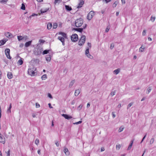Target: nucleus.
<instances>
[{
	"instance_id": "1",
	"label": "nucleus",
	"mask_w": 156,
	"mask_h": 156,
	"mask_svg": "<svg viewBox=\"0 0 156 156\" xmlns=\"http://www.w3.org/2000/svg\"><path fill=\"white\" fill-rule=\"evenodd\" d=\"M58 34L60 35L61 36H59L58 39L60 41L62 44L63 45H64L65 44V39L64 38H67L66 34L62 32H59L58 33Z\"/></svg>"
},
{
	"instance_id": "2",
	"label": "nucleus",
	"mask_w": 156,
	"mask_h": 156,
	"mask_svg": "<svg viewBox=\"0 0 156 156\" xmlns=\"http://www.w3.org/2000/svg\"><path fill=\"white\" fill-rule=\"evenodd\" d=\"M28 73L31 76L37 75V72L36 71V68L34 66L29 68L28 70Z\"/></svg>"
},
{
	"instance_id": "3",
	"label": "nucleus",
	"mask_w": 156,
	"mask_h": 156,
	"mask_svg": "<svg viewBox=\"0 0 156 156\" xmlns=\"http://www.w3.org/2000/svg\"><path fill=\"white\" fill-rule=\"evenodd\" d=\"M83 21L82 18H79L75 21V25L76 27H80L83 24Z\"/></svg>"
},
{
	"instance_id": "4",
	"label": "nucleus",
	"mask_w": 156,
	"mask_h": 156,
	"mask_svg": "<svg viewBox=\"0 0 156 156\" xmlns=\"http://www.w3.org/2000/svg\"><path fill=\"white\" fill-rule=\"evenodd\" d=\"M86 40V37L84 35H82L80 38L79 42L78 44L80 46L83 45L85 43Z\"/></svg>"
},
{
	"instance_id": "5",
	"label": "nucleus",
	"mask_w": 156,
	"mask_h": 156,
	"mask_svg": "<svg viewBox=\"0 0 156 156\" xmlns=\"http://www.w3.org/2000/svg\"><path fill=\"white\" fill-rule=\"evenodd\" d=\"M71 40L73 42L76 41L78 39L77 34H73L71 36Z\"/></svg>"
},
{
	"instance_id": "6",
	"label": "nucleus",
	"mask_w": 156,
	"mask_h": 156,
	"mask_svg": "<svg viewBox=\"0 0 156 156\" xmlns=\"http://www.w3.org/2000/svg\"><path fill=\"white\" fill-rule=\"evenodd\" d=\"M42 51V48H37L35 49L34 53L35 55H39L41 54Z\"/></svg>"
},
{
	"instance_id": "7",
	"label": "nucleus",
	"mask_w": 156,
	"mask_h": 156,
	"mask_svg": "<svg viewBox=\"0 0 156 156\" xmlns=\"http://www.w3.org/2000/svg\"><path fill=\"white\" fill-rule=\"evenodd\" d=\"M94 12L93 11H90L88 14L87 16V19L89 20H90L94 16Z\"/></svg>"
},
{
	"instance_id": "8",
	"label": "nucleus",
	"mask_w": 156,
	"mask_h": 156,
	"mask_svg": "<svg viewBox=\"0 0 156 156\" xmlns=\"http://www.w3.org/2000/svg\"><path fill=\"white\" fill-rule=\"evenodd\" d=\"M10 49L9 48H6L5 50V54L7 58L9 59H11V57L10 55Z\"/></svg>"
},
{
	"instance_id": "9",
	"label": "nucleus",
	"mask_w": 156,
	"mask_h": 156,
	"mask_svg": "<svg viewBox=\"0 0 156 156\" xmlns=\"http://www.w3.org/2000/svg\"><path fill=\"white\" fill-rule=\"evenodd\" d=\"M87 27V24H84V26H83V28H76L74 29V30L78 31H79L80 32H82L83 30V29H84Z\"/></svg>"
},
{
	"instance_id": "10",
	"label": "nucleus",
	"mask_w": 156,
	"mask_h": 156,
	"mask_svg": "<svg viewBox=\"0 0 156 156\" xmlns=\"http://www.w3.org/2000/svg\"><path fill=\"white\" fill-rule=\"evenodd\" d=\"M89 53V48H88L85 51V54L88 58H90L91 59H92L93 58V56L90 55Z\"/></svg>"
},
{
	"instance_id": "11",
	"label": "nucleus",
	"mask_w": 156,
	"mask_h": 156,
	"mask_svg": "<svg viewBox=\"0 0 156 156\" xmlns=\"http://www.w3.org/2000/svg\"><path fill=\"white\" fill-rule=\"evenodd\" d=\"M5 137L0 133V142L2 144L5 143Z\"/></svg>"
},
{
	"instance_id": "12",
	"label": "nucleus",
	"mask_w": 156,
	"mask_h": 156,
	"mask_svg": "<svg viewBox=\"0 0 156 156\" xmlns=\"http://www.w3.org/2000/svg\"><path fill=\"white\" fill-rule=\"evenodd\" d=\"M84 1L83 0H81L80 1V2L78 4V5L77 7V8L78 9H79L82 7L83 4H84Z\"/></svg>"
},
{
	"instance_id": "13",
	"label": "nucleus",
	"mask_w": 156,
	"mask_h": 156,
	"mask_svg": "<svg viewBox=\"0 0 156 156\" xmlns=\"http://www.w3.org/2000/svg\"><path fill=\"white\" fill-rule=\"evenodd\" d=\"M62 116L64 117L65 119L68 120H69L72 118V117L71 116H69L68 115L65 114H63L62 115Z\"/></svg>"
},
{
	"instance_id": "14",
	"label": "nucleus",
	"mask_w": 156,
	"mask_h": 156,
	"mask_svg": "<svg viewBox=\"0 0 156 156\" xmlns=\"http://www.w3.org/2000/svg\"><path fill=\"white\" fill-rule=\"evenodd\" d=\"M23 58H20V60L18 61L17 64L18 65H21L23 64Z\"/></svg>"
},
{
	"instance_id": "15",
	"label": "nucleus",
	"mask_w": 156,
	"mask_h": 156,
	"mask_svg": "<svg viewBox=\"0 0 156 156\" xmlns=\"http://www.w3.org/2000/svg\"><path fill=\"white\" fill-rule=\"evenodd\" d=\"M7 41L6 39H4L0 41V46L4 44Z\"/></svg>"
},
{
	"instance_id": "16",
	"label": "nucleus",
	"mask_w": 156,
	"mask_h": 156,
	"mask_svg": "<svg viewBox=\"0 0 156 156\" xmlns=\"http://www.w3.org/2000/svg\"><path fill=\"white\" fill-rule=\"evenodd\" d=\"M49 8L42 9L40 10L41 13H43L47 12L49 10Z\"/></svg>"
},
{
	"instance_id": "17",
	"label": "nucleus",
	"mask_w": 156,
	"mask_h": 156,
	"mask_svg": "<svg viewBox=\"0 0 156 156\" xmlns=\"http://www.w3.org/2000/svg\"><path fill=\"white\" fill-rule=\"evenodd\" d=\"M7 76L9 79H11L12 77V73L10 72H9L8 73Z\"/></svg>"
},
{
	"instance_id": "18",
	"label": "nucleus",
	"mask_w": 156,
	"mask_h": 156,
	"mask_svg": "<svg viewBox=\"0 0 156 156\" xmlns=\"http://www.w3.org/2000/svg\"><path fill=\"white\" fill-rule=\"evenodd\" d=\"M64 152L66 155H69V152L68 149L66 148H65L64 150Z\"/></svg>"
},
{
	"instance_id": "19",
	"label": "nucleus",
	"mask_w": 156,
	"mask_h": 156,
	"mask_svg": "<svg viewBox=\"0 0 156 156\" xmlns=\"http://www.w3.org/2000/svg\"><path fill=\"white\" fill-rule=\"evenodd\" d=\"M52 27V25L51 23H49L47 24V28L48 30H50Z\"/></svg>"
},
{
	"instance_id": "20",
	"label": "nucleus",
	"mask_w": 156,
	"mask_h": 156,
	"mask_svg": "<svg viewBox=\"0 0 156 156\" xmlns=\"http://www.w3.org/2000/svg\"><path fill=\"white\" fill-rule=\"evenodd\" d=\"M66 9L68 11H70L72 10V9L71 7L69 5H66L65 6Z\"/></svg>"
},
{
	"instance_id": "21",
	"label": "nucleus",
	"mask_w": 156,
	"mask_h": 156,
	"mask_svg": "<svg viewBox=\"0 0 156 156\" xmlns=\"http://www.w3.org/2000/svg\"><path fill=\"white\" fill-rule=\"evenodd\" d=\"M31 41H29L28 42H26L25 44V46L26 47H28L31 44Z\"/></svg>"
},
{
	"instance_id": "22",
	"label": "nucleus",
	"mask_w": 156,
	"mask_h": 156,
	"mask_svg": "<svg viewBox=\"0 0 156 156\" xmlns=\"http://www.w3.org/2000/svg\"><path fill=\"white\" fill-rule=\"evenodd\" d=\"M5 35L7 37H10L12 36L11 34L9 32L5 33Z\"/></svg>"
},
{
	"instance_id": "23",
	"label": "nucleus",
	"mask_w": 156,
	"mask_h": 156,
	"mask_svg": "<svg viewBox=\"0 0 156 156\" xmlns=\"http://www.w3.org/2000/svg\"><path fill=\"white\" fill-rule=\"evenodd\" d=\"M80 93V90L79 89H77L75 90V95L76 96H77Z\"/></svg>"
},
{
	"instance_id": "24",
	"label": "nucleus",
	"mask_w": 156,
	"mask_h": 156,
	"mask_svg": "<svg viewBox=\"0 0 156 156\" xmlns=\"http://www.w3.org/2000/svg\"><path fill=\"white\" fill-rule=\"evenodd\" d=\"M133 140H132L131 141V143L130 144L129 146V147L127 149L128 150H129L132 147V145H133Z\"/></svg>"
},
{
	"instance_id": "25",
	"label": "nucleus",
	"mask_w": 156,
	"mask_h": 156,
	"mask_svg": "<svg viewBox=\"0 0 156 156\" xmlns=\"http://www.w3.org/2000/svg\"><path fill=\"white\" fill-rule=\"evenodd\" d=\"M58 27V24L57 23H54L53 24V28L55 29L57 28Z\"/></svg>"
},
{
	"instance_id": "26",
	"label": "nucleus",
	"mask_w": 156,
	"mask_h": 156,
	"mask_svg": "<svg viewBox=\"0 0 156 156\" xmlns=\"http://www.w3.org/2000/svg\"><path fill=\"white\" fill-rule=\"evenodd\" d=\"M47 78V75L46 74H44L42 76H41V79L42 80H45Z\"/></svg>"
},
{
	"instance_id": "27",
	"label": "nucleus",
	"mask_w": 156,
	"mask_h": 156,
	"mask_svg": "<svg viewBox=\"0 0 156 156\" xmlns=\"http://www.w3.org/2000/svg\"><path fill=\"white\" fill-rule=\"evenodd\" d=\"M144 48H144V46H142L140 47V49H139L140 51H141V52L143 51L144 50Z\"/></svg>"
},
{
	"instance_id": "28",
	"label": "nucleus",
	"mask_w": 156,
	"mask_h": 156,
	"mask_svg": "<svg viewBox=\"0 0 156 156\" xmlns=\"http://www.w3.org/2000/svg\"><path fill=\"white\" fill-rule=\"evenodd\" d=\"M152 89L151 87H148L147 90V94H149L151 91Z\"/></svg>"
},
{
	"instance_id": "29",
	"label": "nucleus",
	"mask_w": 156,
	"mask_h": 156,
	"mask_svg": "<svg viewBox=\"0 0 156 156\" xmlns=\"http://www.w3.org/2000/svg\"><path fill=\"white\" fill-rule=\"evenodd\" d=\"M17 38L19 41H20L23 40L24 38V37L21 36H17Z\"/></svg>"
},
{
	"instance_id": "30",
	"label": "nucleus",
	"mask_w": 156,
	"mask_h": 156,
	"mask_svg": "<svg viewBox=\"0 0 156 156\" xmlns=\"http://www.w3.org/2000/svg\"><path fill=\"white\" fill-rule=\"evenodd\" d=\"M74 82H75L74 80H72V81H71V82L70 83L69 85V87H71L73 85V84Z\"/></svg>"
},
{
	"instance_id": "31",
	"label": "nucleus",
	"mask_w": 156,
	"mask_h": 156,
	"mask_svg": "<svg viewBox=\"0 0 156 156\" xmlns=\"http://www.w3.org/2000/svg\"><path fill=\"white\" fill-rule=\"evenodd\" d=\"M120 72V69H117L115 70L114 71V72L116 74H118Z\"/></svg>"
},
{
	"instance_id": "32",
	"label": "nucleus",
	"mask_w": 156,
	"mask_h": 156,
	"mask_svg": "<svg viewBox=\"0 0 156 156\" xmlns=\"http://www.w3.org/2000/svg\"><path fill=\"white\" fill-rule=\"evenodd\" d=\"M154 141V139L153 138H151L150 140V144H152Z\"/></svg>"
},
{
	"instance_id": "33",
	"label": "nucleus",
	"mask_w": 156,
	"mask_h": 156,
	"mask_svg": "<svg viewBox=\"0 0 156 156\" xmlns=\"http://www.w3.org/2000/svg\"><path fill=\"white\" fill-rule=\"evenodd\" d=\"M49 52V50H45L43 51V55L47 54V53H48Z\"/></svg>"
},
{
	"instance_id": "34",
	"label": "nucleus",
	"mask_w": 156,
	"mask_h": 156,
	"mask_svg": "<svg viewBox=\"0 0 156 156\" xmlns=\"http://www.w3.org/2000/svg\"><path fill=\"white\" fill-rule=\"evenodd\" d=\"M155 19V17L151 16V17L150 20L152 22H153L154 21Z\"/></svg>"
},
{
	"instance_id": "35",
	"label": "nucleus",
	"mask_w": 156,
	"mask_h": 156,
	"mask_svg": "<svg viewBox=\"0 0 156 156\" xmlns=\"http://www.w3.org/2000/svg\"><path fill=\"white\" fill-rule=\"evenodd\" d=\"M12 108L11 104V103L9 107L8 108L7 110V112H8L10 113L11 112V109Z\"/></svg>"
},
{
	"instance_id": "36",
	"label": "nucleus",
	"mask_w": 156,
	"mask_h": 156,
	"mask_svg": "<svg viewBox=\"0 0 156 156\" xmlns=\"http://www.w3.org/2000/svg\"><path fill=\"white\" fill-rule=\"evenodd\" d=\"M121 147V145L120 144H118L116 145V149L119 150Z\"/></svg>"
},
{
	"instance_id": "37",
	"label": "nucleus",
	"mask_w": 156,
	"mask_h": 156,
	"mask_svg": "<svg viewBox=\"0 0 156 156\" xmlns=\"http://www.w3.org/2000/svg\"><path fill=\"white\" fill-rule=\"evenodd\" d=\"M35 143L36 145H38L39 143V140L38 139H37L35 140Z\"/></svg>"
},
{
	"instance_id": "38",
	"label": "nucleus",
	"mask_w": 156,
	"mask_h": 156,
	"mask_svg": "<svg viewBox=\"0 0 156 156\" xmlns=\"http://www.w3.org/2000/svg\"><path fill=\"white\" fill-rule=\"evenodd\" d=\"M118 3V2L117 1H115L114 2V3L113 4V7H116V6L117 5V4Z\"/></svg>"
},
{
	"instance_id": "39",
	"label": "nucleus",
	"mask_w": 156,
	"mask_h": 156,
	"mask_svg": "<svg viewBox=\"0 0 156 156\" xmlns=\"http://www.w3.org/2000/svg\"><path fill=\"white\" fill-rule=\"evenodd\" d=\"M21 9L23 10H25V5L23 4H22V6L21 7Z\"/></svg>"
},
{
	"instance_id": "40",
	"label": "nucleus",
	"mask_w": 156,
	"mask_h": 156,
	"mask_svg": "<svg viewBox=\"0 0 156 156\" xmlns=\"http://www.w3.org/2000/svg\"><path fill=\"white\" fill-rule=\"evenodd\" d=\"M39 42L40 44L43 43L45 42V41L42 39H40L39 40Z\"/></svg>"
},
{
	"instance_id": "41",
	"label": "nucleus",
	"mask_w": 156,
	"mask_h": 156,
	"mask_svg": "<svg viewBox=\"0 0 156 156\" xmlns=\"http://www.w3.org/2000/svg\"><path fill=\"white\" fill-rule=\"evenodd\" d=\"M123 129L124 128H122V127H121L119 130V132H121L122 131Z\"/></svg>"
},
{
	"instance_id": "42",
	"label": "nucleus",
	"mask_w": 156,
	"mask_h": 156,
	"mask_svg": "<svg viewBox=\"0 0 156 156\" xmlns=\"http://www.w3.org/2000/svg\"><path fill=\"white\" fill-rule=\"evenodd\" d=\"M46 60L48 61H50L51 59V57L50 56H48L46 57Z\"/></svg>"
},
{
	"instance_id": "43",
	"label": "nucleus",
	"mask_w": 156,
	"mask_h": 156,
	"mask_svg": "<svg viewBox=\"0 0 156 156\" xmlns=\"http://www.w3.org/2000/svg\"><path fill=\"white\" fill-rule=\"evenodd\" d=\"M83 107V105H80L79 107H78V109L79 110H80L81 109L82 107Z\"/></svg>"
},
{
	"instance_id": "44",
	"label": "nucleus",
	"mask_w": 156,
	"mask_h": 156,
	"mask_svg": "<svg viewBox=\"0 0 156 156\" xmlns=\"http://www.w3.org/2000/svg\"><path fill=\"white\" fill-rule=\"evenodd\" d=\"M133 103H129L128 106L127 108L130 107L133 105Z\"/></svg>"
},
{
	"instance_id": "45",
	"label": "nucleus",
	"mask_w": 156,
	"mask_h": 156,
	"mask_svg": "<svg viewBox=\"0 0 156 156\" xmlns=\"http://www.w3.org/2000/svg\"><path fill=\"white\" fill-rule=\"evenodd\" d=\"M8 1L7 0H2L0 1L1 3H6Z\"/></svg>"
},
{
	"instance_id": "46",
	"label": "nucleus",
	"mask_w": 156,
	"mask_h": 156,
	"mask_svg": "<svg viewBox=\"0 0 156 156\" xmlns=\"http://www.w3.org/2000/svg\"><path fill=\"white\" fill-rule=\"evenodd\" d=\"M35 105H36V107L37 108H39L40 107V105L37 103H36Z\"/></svg>"
},
{
	"instance_id": "47",
	"label": "nucleus",
	"mask_w": 156,
	"mask_h": 156,
	"mask_svg": "<svg viewBox=\"0 0 156 156\" xmlns=\"http://www.w3.org/2000/svg\"><path fill=\"white\" fill-rule=\"evenodd\" d=\"M82 121H78V122H76V123H74L73 124H79L81 123H82Z\"/></svg>"
},
{
	"instance_id": "48",
	"label": "nucleus",
	"mask_w": 156,
	"mask_h": 156,
	"mask_svg": "<svg viewBox=\"0 0 156 156\" xmlns=\"http://www.w3.org/2000/svg\"><path fill=\"white\" fill-rule=\"evenodd\" d=\"M115 94V91H112V92L111 93V95L112 96H113V95H114Z\"/></svg>"
},
{
	"instance_id": "49",
	"label": "nucleus",
	"mask_w": 156,
	"mask_h": 156,
	"mask_svg": "<svg viewBox=\"0 0 156 156\" xmlns=\"http://www.w3.org/2000/svg\"><path fill=\"white\" fill-rule=\"evenodd\" d=\"M146 31L145 30H144L143 33H142V35L143 36H145L146 34Z\"/></svg>"
},
{
	"instance_id": "50",
	"label": "nucleus",
	"mask_w": 156,
	"mask_h": 156,
	"mask_svg": "<svg viewBox=\"0 0 156 156\" xmlns=\"http://www.w3.org/2000/svg\"><path fill=\"white\" fill-rule=\"evenodd\" d=\"M6 153L7 154V156H10V150H9L8 151H7V152H6Z\"/></svg>"
},
{
	"instance_id": "51",
	"label": "nucleus",
	"mask_w": 156,
	"mask_h": 156,
	"mask_svg": "<svg viewBox=\"0 0 156 156\" xmlns=\"http://www.w3.org/2000/svg\"><path fill=\"white\" fill-rule=\"evenodd\" d=\"M110 29V27H107L106 28V29L105 30V31L107 32H108V31Z\"/></svg>"
},
{
	"instance_id": "52",
	"label": "nucleus",
	"mask_w": 156,
	"mask_h": 156,
	"mask_svg": "<svg viewBox=\"0 0 156 156\" xmlns=\"http://www.w3.org/2000/svg\"><path fill=\"white\" fill-rule=\"evenodd\" d=\"M62 26V23L60 22L58 23V27H61Z\"/></svg>"
},
{
	"instance_id": "53",
	"label": "nucleus",
	"mask_w": 156,
	"mask_h": 156,
	"mask_svg": "<svg viewBox=\"0 0 156 156\" xmlns=\"http://www.w3.org/2000/svg\"><path fill=\"white\" fill-rule=\"evenodd\" d=\"M114 45L113 44H112L110 47V48L111 49H112L114 47Z\"/></svg>"
},
{
	"instance_id": "54",
	"label": "nucleus",
	"mask_w": 156,
	"mask_h": 156,
	"mask_svg": "<svg viewBox=\"0 0 156 156\" xmlns=\"http://www.w3.org/2000/svg\"><path fill=\"white\" fill-rule=\"evenodd\" d=\"M103 1H105L106 3H107L108 2H110L112 0H103Z\"/></svg>"
},
{
	"instance_id": "55",
	"label": "nucleus",
	"mask_w": 156,
	"mask_h": 156,
	"mask_svg": "<svg viewBox=\"0 0 156 156\" xmlns=\"http://www.w3.org/2000/svg\"><path fill=\"white\" fill-rule=\"evenodd\" d=\"M55 144L57 147H58L59 146V143L58 141H57L55 143Z\"/></svg>"
},
{
	"instance_id": "56",
	"label": "nucleus",
	"mask_w": 156,
	"mask_h": 156,
	"mask_svg": "<svg viewBox=\"0 0 156 156\" xmlns=\"http://www.w3.org/2000/svg\"><path fill=\"white\" fill-rule=\"evenodd\" d=\"M48 97H49L50 98H52V97L51 95V94L48 93Z\"/></svg>"
},
{
	"instance_id": "57",
	"label": "nucleus",
	"mask_w": 156,
	"mask_h": 156,
	"mask_svg": "<svg viewBox=\"0 0 156 156\" xmlns=\"http://www.w3.org/2000/svg\"><path fill=\"white\" fill-rule=\"evenodd\" d=\"M87 45L89 47V48H91V44L89 43H87Z\"/></svg>"
},
{
	"instance_id": "58",
	"label": "nucleus",
	"mask_w": 156,
	"mask_h": 156,
	"mask_svg": "<svg viewBox=\"0 0 156 156\" xmlns=\"http://www.w3.org/2000/svg\"><path fill=\"white\" fill-rule=\"evenodd\" d=\"M146 136V134H145V135L144 136V137L142 139V140L141 141V143L143 142V141L144 140V139L145 138V137Z\"/></svg>"
},
{
	"instance_id": "59",
	"label": "nucleus",
	"mask_w": 156,
	"mask_h": 156,
	"mask_svg": "<svg viewBox=\"0 0 156 156\" xmlns=\"http://www.w3.org/2000/svg\"><path fill=\"white\" fill-rule=\"evenodd\" d=\"M112 115L113 118H114L115 117V115L113 112L112 113Z\"/></svg>"
},
{
	"instance_id": "60",
	"label": "nucleus",
	"mask_w": 156,
	"mask_h": 156,
	"mask_svg": "<svg viewBox=\"0 0 156 156\" xmlns=\"http://www.w3.org/2000/svg\"><path fill=\"white\" fill-rule=\"evenodd\" d=\"M48 105H49V107L50 108H52V106H51V105L50 103H49L48 104Z\"/></svg>"
},
{
	"instance_id": "61",
	"label": "nucleus",
	"mask_w": 156,
	"mask_h": 156,
	"mask_svg": "<svg viewBox=\"0 0 156 156\" xmlns=\"http://www.w3.org/2000/svg\"><path fill=\"white\" fill-rule=\"evenodd\" d=\"M122 4H124L125 3V0H121Z\"/></svg>"
},
{
	"instance_id": "62",
	"label": "nucleus",
	"mask_w": 156,
	"mask_h": 156,
	"mask_svg": "<svg viewBox=\"0 0 156 156\" xmlns=\"http://www.w3.org/2000/svg\"><path fill=\"white\" fill-rule=\"evenodd\" d=\"M105 150V149L104 147H102L101 149V151H104Z\"/></svg>"
},
{
	"instance_id": "63",
	"label": "nucleus",
	"mask_w": 156,
	"mask_h": 156,
	"mask_svg": "<svg viewBox=\"0 0 156 156\" xmlns=\"http://www.w3.org/2000/svg\"><path fill=\"white\" fill-rule=\"evenodd\" d=\"M37 153L38 154H41V150H39L37 151Z\"/></svg>"
},
{
	"instance_id": "64",
	"label": "nucleus",
	"mask_w": 156,
	"mask_h": 156,
	"mask_svg": "<svg viewBox=\"0 0 156 156\" xmlns=\"http://www.w3.org/2000/svg\"><path fill=\"white\" fill-rule=\"evenodd\" d=\"M60 0H55V4H56V3H58V1H59Z\"/></svg>"
}]
</instances>
